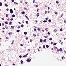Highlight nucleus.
<instances>
[{"mask_svg":"<svg viewBox=\"0 0 66 66\" xmlns=\"http://www.w3.org/2000/svg\"><path fill=\"white\" fill-rule=\"evenodd\" d=\"M43 48H45V45H43Z\"/></svg>","mask_w":66,"mask_h":66,"instance_id":"36","label":"nucleus"},{"mask_svg":"<svg viewBox=\"0 0 66 66\" xmlns=\"http://www.w3.org/2000/svg\"><path fill=\"white\" fill-rule=\"evenodd\" d=\"M1 19L2 20H4V18H2Z\"/></svg>","mask_w":66,"mask_h":66,"instance_id":"49","label":"nucleus"},{"mask_svg":"<svg viewBox=\"0 0 66 66\" xmlns=\"http://www.w3.org/2000/svg\"><path fill=\"white\" fill-rule=\"evenodd\" d=\"M46 20H47L48 19V18H47L45 19Z\"/></svg>","mask_w":66,"mask_h":66,"instance_id":"46","label":"nucleus"},{"mask_svg":"<svg viewBox=\"0 0 66 66\" xmlns=\"http://www.w3.org/2000/svg\"><path fill=\"white\" fill-rule=\"evenodd\" d=\"M37 11H39V9H37Z\"/></svg>","mask_w":66,"mask_h":66,"instance_id":"63","label":"nucleus"},{"mask_svg":"<svg viewBox=\"0 0 66 66\" xmlns=\"http://www.w3.org/2000/svg\"><path fill=\"white\" fill-rule=\"evenodd\" d=\"M21 46H22V47H23V45H22V44H21L20 45Z\"/></svg>","mask_w":66,"mask_h":66,"instance_id":"33","label":"nucleus"},{"mask_svg":"<svg viewBox=\"0 0 66 66\" xmlns=\"http://www.w3.org/2000/svg\"><path fill=\"white\" fill-rule=\"evenodd\" d=\"M46 47L47 48H49V46L48 45H46Z\"/></svg>","mask_w":66,"mask_h":66,"instance_id":"18","label":"nucleus"},{"mask_svg":"<svg viewBox=\"0 0 66 66\" xmlns=\"http://www.w3.org/2000/svg\"><path fill=\"white\" fill-rule=\"evenodd\" d=\"M30 42H32V39H30Z\"/></svg>","mask_w":66,"mask_h":66,"instance_id":"62","label":"nucleus"},{"mask_svg":"<svg viewBox=\"0 0 66 66\" xmlns=\"http://www.w3.org/2000/svg\"><path fill=\"white\" fill-rule=\"evenodd\" d=\"M25 3H26V4H27L28 3V2H25Z\"/></svg>","mask_w":66,"mask_h":66,"instance_id":"56","label":"nucleus"},{"mask_svg":"<svg viewBox=\"0 0 66 66\" xmlns=\"http://www.w3.org/2000/svg\"><path fill=\"white\" fill-rule=\"evenodd\" d=\"M12 65L13 66H15V64H14V63Z\"/></svg>","mask_w":66,"mask_h":66,"instance_id":"57","label":"nucleus"},{"mask_svg":"<svg viewBox=\"0 0 66 66\" xmlns=\"http://www.w3.org/2000/svg\"><path fill=\"white\" fill-rule=\"evenodd\" d=\"M34 31H36V29L35 28H34Z\"/></svg>","mask_w":66,"mask_h":66,"instance_id":"48","label":"nucleus"},{"mask_svg":"<svg viewBox=\"0 0 66 66\" xmlns=\"http://www.w3.org/2000/svg\"><path fill=\"white\" fill-rule=\"evenodd\" d=\"M26 24H28V21H26Z\"/></svg>","mask_w":66,"mask_h":66,"instance_id":"28","label":"nucleus"},{"mask_svg":"<svg viewBox=\"0 0 66 66\" xmlns=\"http://www.w3.org/2000/svg\"><path fill=\"white\" fill-rule=\"evenodd\" d=\"M44 37H45V38H48V36H44Z\"/></svg>","mask_w":66,"mask_h":66,"instance_id":"17","label":"nucleus"},{"mask_svg":"<svg viewBox=\"0 0 66 66\" xmlns=\"http://www.w3.org/2000/svg\"><path fill=\"white\" fill-rule=\"evenodd\" d=\"M10 11L11 14H13V10L12 9H11L10 10Z\"/></svg>","mask_w":66,"mask_h":66,"instance_id":"1","label":"nucleus"},{"mask_svg":"<svg viewBox=\"0 0 66 66\" xmlns=\"http://www.w3.org/2000/svg\"><path fill=\"white\" fill-rule=\"evenodd\" d=\"M21 64H23V61H22V60H21Z\"/></svg>","mask_w":66,"mask_h":66,"instance_id":"13","label":"nucleus"},{"mask_svg":"<svg viewBox=\"0 0 66 66\" xmlns=\"http://www.w3.org/2000/svg\"><path fill=\"white\" fill-rule=\"evenodd\" d=\"M64 15V14L63 13H62L61 15V17H62Z\"/></svg>","mask_w":66,"mask_h":66,"instance_id":"34","label":"nucleus"},{"mask_svg":"<svg viewBox=\"0 0 66 66\" xmlns=\"http://www.w3.org/2000/svg\"><path fill=\"white\" fill-rule=\"evenodd\" d=\"M47 34H48V35H50V32H48L47 33Z\"/></svg>","mask_w":66,"mask_h":66,"instance_id":"52","label":"nucleus"},{"mask_svg":"<svg viewBox=\"0 0 66 66\" xmlns=\"http://www.w3.org/2000/svg\"><path fill=\"white\" fill-rule=\"evenodd\" d=\"M5 6H6V7H7V6H8V5L7 4H5Z\"/></svg>","mask_w":66,"mask_h":66,"instance_id":"29","label":"nucleus"},{"mask_svg":"<svg viewBox=\"0 0 66 66\" xmlns=\"http://www.w3.org/2000/svg\"><path fill=\"white\" fill-rule=\"evenodd\" d=\"M38 30H39V31H40V29L39 28H38Z\"/></svg>","mask_w":66,"mask_h":66,"instance_id":"61","label":"nucleus"},{"mask_svg":"<svg viewBox=\"0 0 66 66\" xmlns=\"http://www.w3.org/2000/svg\"><path fill=\"white\" fill-rule=\"evenodd\" d=\"M24 26V25H23V24H22V25H21V27H23Z\"/></svg>","mask_w":66,"mask_h":66,"instance_id":"35","label":"nucleus"},{"mask_svg":"<svg viewBox=\"0 0 66 66\" xmlns=\"http://www.w3.org/2000/svg\"><path fill=\"white\" fill-rule=\"evenodd\" d=\"M28 54H26L25 55L23 56L24 57H26L27 55H28Z\"/></svg>","mask_w":66,"mask_h":66,"instance_id":"4","label":"nucleus"},{"mask_svg":"<svg viewBox=\"0 0 66 66\" xmlns=\"http://www.w3.org/2000/svg\"><path fill=\"white\" fill-rule=\"evenodd\" d=\"M25 16L27 18L28 17L26 15H25Z\"/></svg>","mask_w":66,"mask_h":66,"instance_id":"60","label":"nucleus"},{"mask_svg":"<svg viewBox=\"0 0 66 66\" xmlns=\"http://www.w3.org/2000/svg\"><path fill=\"white\" fill-rule=\"evenodd\" d=\"M64 22L65 23H66V20H64Z\"/></svg>","mask_w":66,"mask_h":66,"instance_id":"55","label":"nucleus"},{"mask_svg":"<svg viewBox=\"0 0 66 66\" xmlns=\"http://www.w3.org/2000/svg\"><path fill=\"white\" fill-rule=\"evenodd\" d=\"M51 19H49L48 20V22H51Z\"/></svg>","mask_w":66,"mask_h":66,"instance_id":"25","label":"nucleus"},{"mask_svg":"<svg viewBox=\"0 0 66 66\" xmlns=\"http://www.w3.org/2000/svg\"><path fill=\"white\" fill-rule=\"evenodd\" d=\"M57 30L55 29L54 30V32H56V31H57Z\"/></svg>","mask_w":66,"mask_h":66,"instance_id":"16","label":"nucleus"},{"mask_svg":"<svg viewBox=\"0 0 66 66\" xmlns=\"http://www.w3.org/2000/svg\"><path fill=\"white\" fill-rule=\"evenodd\" d=\"M46 13H47V11H45V14H46Z\"/></svg>","mask_w":66,"mask_h":66,"instance_id":"37","label":"nucleus"},{"mask_svg":"<svg viewBox=\"0 0 66 66\" xmlns=\"http://www.w3.org/2000/svg\"><path fill=\"white\" fill-rule=\"evenodd\" d=\"M27 8H24V9L26 10H27Z\"/></svg>","mask_w":66,"mask_h":66,"instance_id":"47","label":"nucleus"},{"mask_svg":"<svg viewBox=\"0 0 66 66\" xmlns=\"http://www.w3.org/2000/svg\"><path fill=\"white\" fill-rule=\"evenodd\" d=\"M2 4L1 3V2H0V6H2Z\"/></svg>","mask_w":66,"mask_h":66,"instance_id":"15","label":"nucleus"},{"mask_svg":"<svg viewBox=\"0 0 66 66\" xmlns=\"http://www.w3.org/2000/svg\"><path fill=\"white\" fill-rule=\"evenodd\" d=\"M14 4H18V3H17L16 2H14Z\"/></svg>","mask_w":66,"mask_h":66,"instance_id":"11","label":"nucleus"},{"mask_svg":"<svg viewBox=\"0 0 66 66\" xmlns=\"http://www.w3.org/2000/svg\"><path fill=\"white\" fill-rule=\"evenodd\" d=\"M21 13L23 15H24L25 14V12L24 11L22 12Z\"/></svg>","mask_w":66,"mask_h":66,"instance_id":"5","label":"nucleus"},{"mask_svg":"<svg viewBox=\"0 0 66 66\" xmlns=\"http://www.w3.org/2000/svg\"><path fill=\"white\" fill-rule=\"evenodd\" d=\"M6 17H8V16H9V14H7L6 15Z\"/></svg>","mask_w":66,"mask_h":66,"instance_id":"24","label":"nucleus"},{"mask_svg":"<svg viewBox=\"0 0 66 66\" xmlns=\"http://www.w3.org/2000/svg\"><path fill=\"white\" fill-rule=\"evenodd\" d=\"M19 57L20 58H21V57H22V56H21V55H20L19 56Z\"/></svg>","mask_w":66,"mask_h":66,"instance_id":"45","label":"nucleus"},{"mask_svg":"<svg viewBox=\"0 0 66 66\" xmlns=\"http://www.w3.org/2000/svg\"><path fill=\"white\" fill-rule=\"evenodd\" d=\"M48 28H46L45 29L46 31H47V30H48Z\"/></svg>","mask_w":66,"mask_h":66,"instance_id":"32","label":"nucleus"},{"mask_svg":"<svg viewBox=\"0 0 66 66\" xmlns=\"http://www.w3.org/2000/svg\"><path fill=\"white\" fill-rule=\"evenodd\" d=\"M13 20V18H12L10 19V20H11V21H12Z\"/></svg>","mask_w":66,"mask_h":66,"instance_id":"38","label":"nucleus"},{"mask_svg":"<svg viewBox=\"0 0 66 66\" xmlns=\"http://www.w3.org/2000/svg\"><path fill=\"white\" fill-rule=\"evenodd\" d=\"M6 10H7V11H9V9L8 8H7L6 9Z\"/></svg>","mask_w":66,"mask_h":66,"instance_id":"51","label":"nucleus"},{"mask_svg":"<svg viewBox=\"0 0 66 66\" xmlns=\"http://www.w3.org/2000/svg\"><path fill=\"white\" fill-rule=\"evenodd\" d=\"M59 51L60 52L62 51H63V50H62V48H60L59 49Z\"/></svg>","mask_w":66,"mask_h":66,"instance_id":"7","label":"nucleus"},{"mask_svg":"<svg viewBox=\"0 0 66 66\" xmlns=\"http://www.w3.org/2000/svg\"><path fill=\"white\" fill-rule=\"evenodd\" d=\"M33 3H34V2H35V0H33Z\"/></svg>","mask_w":66,"mask_h":66,"instance_id":"44","label":"nucleus"},{"mask_svg":"<svg viewBox=\"0 0 66 66\" xmlns=\"http://www.w3.org/2000/svg\"><path fill=\"white\" fill-rule=\"evenodd\" d=\"M42 41H43V40L42 39H40V42H42Z\"/></svg>","mask_w":66,"mask_h":66,"instance_id":"23","label":"nucleus"},{"mask_svg":"<svg viewBox=\"0 0 66 66\" xmlns=\"http://www.w3.org/2000/svg\"><path fill=\"white\" fill-rule=\"evenodd\" d=\"M60 31H62L63 30V29H62V28H61L60 29Z\"/></svg>","mask_w":66,"mask_h":66,"instance_id":"26","label":"nucleus"},{"mask_svg":"<svg viewBox=\"0 0 66 66\" xmlns=\"http://www.w3.org/2000/svg\"><path fill=\"white\" fill-rule=\"evenodd\" d=\"M55 14H56V15H57V12H56L55 13Z\"/></svg>","mask_w":66,"mask_h":66,"instance_id":"43","label":"nucleus"},{"mask_svg":"<svg viewBox=\"0 0 66 66\" xmlns=\"http://www.w3.org/2000/svg\"><path fill=\"white\" fill-rule=\"evenodd\" d=\"M14 28V26H11V29H13Z\"/></svg>","mask_w":66,"mask_h":66,"instance_id":"8","label":"nucleus"},{"mask_svg":"<svg viewBox=\"0 0 66 66\" xmlns=\"http://www.w3.org/2000/svg\"><path fill=\"white\" fill-rule=\"evenodd\" d=\"M59 3V2H58L57 1L56 2V3H57V4H58V3Z\"/></svg>","mask_w":66,"mask_h":66,"instance_id":"27","label":"nucleus"},{"mask_svg":"<svg viewBox=\"0 0 66 66\" xmlns=\"http://www.w3.org/2000/svg\"><path fill=\"white\" fill-rule=\"evenodd\" d=\"M11 1L12 2H14V0H11Z\"/></svg>","mask_w":66,"mask_h":66,"instance_id":"42","label":"nucleus"},{"mask_svg":"<svg viewBox=\"0 0 66 66\" xmlns=\"http://www.w3.org/2000/svg\"><path fill=\"white\" fill-rule=\"evenodd\" d=\"M43 22L45 23V22H47V20H44L43 21Z\"/></svg>","mask_w":66,"mask_h":66,"instance_id":"12","label":"nucleus"},{"mask_svg":"<svg viewBox=\"0 0 66 66\" xmlns=\"http://www.w3.org/2000/svg\"><path fill=\"white\" fill-rule=\"evenodd\" d=\"M27 32H24V34H25V35H27Z\"/></svg>","mask_w":66,"mask_h":66,"instance_id":"31","label":"nucleus"},{"mask_svg":"<svg viewBox=\"0 0 66 66\" xmlns=\"http://www.w3.org/2000/svg\"><path fill=\"white\" fill-rule=\"evenodd\" d=\"M56 44H57V43H54L53 44V45L54 46H55V45H56Z\"/></svg>","mask_w":66,"mask_h":66,"instance_id":"9","label":"nucleus"},{"mask_svg":"<svg viewBox=\"0 0 66 66\" xmlns=\"http://www.w3.org/2000/svg\"><path fill=\"white\" fill-rule=\"evenodd\" d=\"M12 22H10L9 23V25H11V24H12Z\"/></svg>","mask_w":66,"mask_h":66,"instance_id":"22","label":"nucleus"},{"mask_svg":"<svg viewBox=\"0 0 66 66\" xmlns=\"http://www.w3.org/2000/svg\"><path fill=\"white\" fill-rule=\"evenodd\" d=\"M5 24H8V23H9V22H7V21H6L5 22Z\"/></svg>","mask_w":66,"mask_h":66,"instance_id":"6","label":"nucleus"},{"mask_svg":"<svg viewBox=\"0 0 66 66\" xmlns=\"http://www.w3.org/2000/svg\"><path fill=\"white\" fill-rule=\"evenodd\" d=\"M14 40H13L12 41V43H14Z\"/></svg>","mask_w":66,"mask_h":66,"instance_id":"64","label":"nucleus"},{"mask_svg":"<svg viewBox=\"0 0 66 66\" xmlns=\"http://www.w3.org/2000/svg\"><path fill=\"white\" fill-rule=\"evenodd\" d=\"M18 23H19V24H21V22H18Z\"/></svg>","mask_w":66,"mask_h":66,"instance_id":"54","label":"nucleus"},{"mask_svg":"<svg viewBox=\"0 0 66 66\" xmlns=\"http://www.w3.org/2000/svg\"><path fill=\"white\" fill-rule=\"evenodd\" d=\"M49 40H52V38H50L49 39Z\"/></svg>","mask_w":66,"mask_h":66,"instance_id":"30","label":"nucleus"},{"mask_svg":"<svg viewBox=\"0 0 66 66\" xmlns=\"http://www.w3.org/2000/svg\"><path fill=\"white\" fill-rule=\"evenodd\" d=\"M39 13H37V17H38V16H39Z\"/></svg>","mask_w":66,"mask_h":66,"instance_id":"14","label":"nucleus"},{"mask_svg":"<svg viewBox=\"0 0 66 66\" xmlns=\"http://www.w3.org/2000/svg\"><path fill=\"white\" fill-rule=\"evenodd\" d=\"M31 59H27L26 60V61H27V62H29L31 61Z\"/></svg>","mask_w":66,"mask_h":66,"instance_id":"2","label":"nucleus"},{"mask_svg":"<svg viewBox=\"0 0 66 66\" xmlns=\"http://www.w3.org/2000/svg\"><path fill=\"white\" fill-rule=\"evenodd\" d=\"M33 36H35H35H36V35H35V34H34Z\"/></svg>","mask_w":66,"mask_h":66,"instance_id":"40","label":"nucleus"},{"mask_svg":"<svg viewBox=\"0 0 66 66\" xmlns=\"http://www.w3.org/2000/svg\"><path fill=\"white\" fill-rule=\"evenodd\" d=\"M5 28H6V29H9V28L8 27H7V25H5Z\"/></svg>","mask_w":66,"mask_h":66,"instance_id":"3","label":"nucleus"},{"mask_svg":"<svg viewBox=\"0 0 66 66\" xmlns=\"http://www.w3.org/2000/svg\"><path fill=\"white\" fill-rule=\"evenodd\" d=\"M28 39V37H26L25 38V39H26V40H27Z\"/></svg>","mask_w":66,"mask_h":66,"instance_id":"39","label":"nucleus"},{"mask_svg":"<svg viewBox=\"0 0 66 66\" xmlns=\"http://www.w3.org/2000/svg\"><path fill=\"white\" fill-rule=\"evenodd\" d=\"M17 28L18 29H19V28H20V26H18Z\"/></svg>","mask_w":66,"mask_h":66,"instance_id":"50","label":"nucleus"},{"mask_svg":"<svg viewBox=\"0 0 66 66\" xmlns=\"http://www.w3.org/2000/svg\"><path fill=\"white\" fill-rule=\"evenodd\" d=\"M16 32H20V30H16Z\"/></svg>","mask_w":66,"mask_h":66,"instance_id":"19","label":"nucleus"},{"mask_svg":"<svg viewBox=\"0 0 66 66\" xmlns=\"http://www.w3.org/2000/svg\"><path fill=\"white\" fill-rule=\"evenodd\" d=\"M57 52H59V49H57Z\"/></svg>","mask_w":66,"mask_h":66,"instance_id":"59","label":"nucleus"},{"mask_svg":"<svg viewBox=\"0 0 66 66\" xmlns=\"http://www.w3.org/2000/svg\"><path fill=\"white\" fill-rule=\"evenodd\" d=\"M36 7H38V5H36L35 6Z\"/></svg>","mask_w":66,"mask_h":66,"instance_id":"41","label":"nucleus"},{"mask_svg":"<svg viewBox=\"0 0 66 66\" xmlns=\"http://www.w3.org/2000/svg\"><path fill=\"white\" fill-rule=\"evenodd\" d=\"M28 51H30V49H28Z\"/></svg>","mask_w":66,"mask_h":66,"instance_id":"58","label":"nucleus"},{"mask_svg":"<svg viewBox=\"0 0 66 66\" xmlns=\"http://www.w3.org/2000/svg\"><path fill=\"white\" fill-rule=\"evenodd\" d=\"M8 34L9 35H10V34H11V35H12V32H9L8 33Z\"/></svg>","mask_w":66,"mask_h":66,"instance_id":"10","label":"nucleus"},{"mask_svg":"<svg viewBox=\"0 0 66 66\" xmlns=\"http://www.w3.org/2000/svg\"><path fill=\"white\" fill-rule=\"evenodd\" d=\"M12 17H15V15L14 14H13L12 15Z\"/></svg>","mask_w":66,"mask_h":66,"instance_id":"20","label":"nucleus"},{"mask_svg":"<svg viewBox=\"0 0 66 66\" xmlns=\"http://www.w3.org/2000/svg\"><path fill=\"white\" fill-rule=\"evenodd\" d=\"M46 39H45L43 41V42H46Z\"/></svg>","mask_w":66,"mask_h":66,"instance_id":"21","label":"nucleus"},{"mask_svg":"<svg viewBox=\"0 0 66 66\" xmlns=\"http://www.w3.org/2000/svg\"><path fill=\"white\" fill-rule=\"evenodd\" d=\"M63 43H63V42H61V45H62V44H63Z\"/></svg>","mask_w":66,"mask_h":66,"instance_id":"53","label":"nucleus"}]
</instances>
